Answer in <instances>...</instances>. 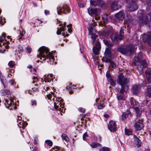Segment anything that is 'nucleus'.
Instances as JSON below:
<instances>
[{
  "instance_id": "obj_37",
  "label": "nucleus",
  "mask_w": 151,
  "mask_h": 151,
  "mask_svg": "<svg viewBox=\"0 0 151 151\" xmlns=\"http://www.w3.org/2000/svg\"><path fill=\"white\" fill-rule=\"evenodd\" d=\"M139 63L141 65H142L144 67H146L148 65L145 60H143L141 61Z\"/></svg>"
},
{
  "instance_id": "obj_43",
  "label": "nucleus",
  "mask_w": 151,
  "mask_h": 151,
  "mask_svg": "<svg viewBox=\"0 0 151 151\" xmlns=\"http://www.w3.org/2000/svg\"><path fill=\"white\" fill-rule=\"evenodd\" d=\"M106 76L107 78H108V80H110L112 79L109 71H107V72Z\"/></svg>"
},
{
  "instance_id": "obj_60",
  "label": "nucleus",
  "mask_w": 151,
  "mask_h": 151,
  "mask_svg": "<svg viewBox=\"0 0 151 151\" xmlns=\"http://www.w3.org/2000/svg\"><path fill=\"white\" fill-rule=\"evenodd\" d=\"M26 50L27 52L29 53H30L31 52V49L29 47L27 48Z\"/></svg>"
},
{
  "instance_id": "obj_29",
  "label": "nucleus",
  "mask_w": 151,
  "mask_h": 151,
  "mask_svg": "<svg viewBox=\"0 0 151 151\" xmlns=\"http://www.w3.org/2000/svg\"><path fill=\"white\" fill-rule=\"evenodd\" d=\"M97 4L100 6L101 7L105 8L106 7V4L104 3L102 0H97Z\"/></svg>"
},
{
  "instance_id": "obj_6",
  "label": "nucleus",
  "mask_w": 151,
  "mask_h": 151,
  "mask_svg": "<svg viewBox=\"0 0 151 151\" xmlns=\"http://www.w3.org/2000/svg\"><path fill=\"white\" fill-rule=\"evenodd\" d=\"M57 10V13L59 15H60L62 13L66 14L70 12L69 8L66 5H64L62 7H58Z\"/></svg>"
},
{
  "instance_id": "obj_46",
  "label": "nucleus",
  "mask_w": 151,
  "mask_h": 151,
  "mask_svg": "<svg viewBox=\"0 0 151 151\" xmlns=\"http://www.w3.org/2000/svg\"><path fill=\"white\" fill-rule=\"evenodd\" d=\"M100 151H110V149L108 147H104L100 149Z\"/></svg>"
},
{
  "instance_id": "obj_34",
  "label": "nucleus",
  "mask_w": 151,
  "mask_h": 151,
  "mask_svg": "<svg viewBox=\"0 0 151 151\" xmlns=\"http://www.w3.org/2000/svg\"><path fill=\"white\" fill-rule=\"evenodd\" d=\"M105 53L106 56H111V49L109 47L106 48Z\"/></svg>"
},
{
  "instance_id": "obj_4",
  "label": "nucleus",
  "mask_w": 151,
  "mask_h": 151,
  "mask_svg": "<svg viewBox=\"0 0 151 151\" xmlns=\"http://www.w3.org/2000/svg\"><path fill=\"white\" fill-rule=\"evenodd\" d=\"M118 52L123 54H128L129 53L130 56L132 57L134 56H136L134 48L131 45L127 46L125 47H121L118 49Z\"/></svg>"
},
{
  "instance_id": "obj_38",
  "label": "nucleus",
  "mask_w": 151,
  "mask_h": 151,
  "mask_svg": "<svg viewBox=\"0 0 151 151\" xmlns=\"http://www.w3.org/2000/svg\"><path fill=\"white\" fill-rule=\"evenodd\" d=\"M111 67L113 69H115L116 68V65L115 63L111 60L109 62Z\"/></svg>"
},
{
  "instance_id": "obj_62",
  "label": "nucleus",
  "mask_w": 151,
  "mask_h": 151,
  "mask_svg": "<svg viewBox=\"0 0 151 151\" xmlns=\"http://www.w3.org/2000/svg\"><path fill=\"white\" fill-rule=\"evenodd\" d=\"M52 96L50 94H49L47 95V97L49 99H51Z\"/></svg>"
},
{
  "instance_id": "obj_52",
  "label": "nucleus",
  "mask_w": 151,
  "mask_h": 151,
  "mask_svg": "<svg viewBox=\"0 0 151 151\" xmlns=\"http://www.w3.org/2000/svg\"><path fill=\"white\" fill-rule=\"evenodd\" d=\"M32 80H33V81H32V83H35V82L36 81H37V77L33 76L32 77Z\"/></svg>"
},
{
  "instance_id": "obj_25",
  "label": "nucleus",
  "mask_w": 151,
  "mask_h": 151,
  "mask_svg": "<svg viewBox=\"0 0 151 151\" xmlns=\"http://www.w3.org/2000/svg\"><path fill=\"white\" fill-rule=\"evenodd\" d=\"M1 94L3 96H5L10 94V91L8 89H2L0 91Z\"/></svg>"
},
{
  "instance_id": "obj_41",
  "label": "nucleus",
  "mask_w": 151,
  "mask_h": 151,
  "mask_svg": "<svg viewBox=\"0 0 151 151\" xmlns=\"http://www.w3.org/2000/svg\"><path fill=\"white\" fill-rule=\"evenodd\" d=\"M117 99L118 100H124L125 98L124 97L121 95L118 94L117 95Z\"/></svg>"
},
{
  "instance_id": "obj_12",
  "label": "nucleus",
  "mask_w": 151,
  "mask_h": 151,
  "mask_svg": "<svg viewBox=\"0 0 151 151\" xmlns=\"http://www.w3.org/2000/svg\"><path fill=\"white\" fill-rule=\"evenodd\" d=\"M111 38L114 43L116 44L118 42L119 40H121L123 39V37L122 36H119L118 34H114L111 36Z\"/></svg>"
},
{
  "instance_id": "obj_35",
  "label": "nucleus",
  "mask_w": 151,
  "mask_h": 151,
  "mask_svg": "<svg viewBox=\"0 0 151 151\" xmlns=\"http://www.w3.org/2000/svg\"><path fill=\"white\" fill-rule=\"evenodd\" d=\"M109 16L108 15L106 14H104L103 15L102 17V18L103 20L105 22H107L109 18Z\"/></svg>"
},
{
  "instance_id": "obj_44",
  "label": "nucleus",
  "mask_w": 151,
  "mask_h": 151,
  "mask_svg": "<svg viewBox=\"0 0 151 151\" xmlns=\"http://www.w3.org/2000/svg\"><path fill=\"white\" fill-rule=\"evenodd\" d=\"M108 81L109 82H110L112 86H115L116 84V83L112 79H111L110 80H108Z\"/></svg>"
},
{
  "instance_id": "obj_48",
  "label": "nucleus",
  "mask_w": 151,
  "mask_h": 151,
  "mask_svg": "<svg viewBox=\"0 0 151 151\" xmlns=\"http://www.w3.org/2000/svg\"><path fill=\"white\" fill-rule=\"evenodd\" d=\"M8 65L11 67H13L14 66V62L12 61H10L8 63Z\"/></svg>"
},
{
  "instance_id": "obj_18",
  "label": "nucleus",
  "mask_w": 151,
  "mask_h": 151,
  "mask_svg": "<svg viewBox=\"0 0 151 151\" xmlns=\"http://www.w3.org/2000/svg\"><path fill=\"white\" fill-rule=\"evenodd\" d=\"M140 88L141 86L139 84L134 85L132 87L133 93L137 95L138 92L139 91Z\"/></svg>"
},
{
  "instance_id": "obj_28",
  "label": "nucleus",
  "mask_w": 151,
  "mask_h": 151,
  "mask_svg": "<svg viewBox=\"0 0 151 151\" xmlns=\"http://www.w3.org/2000/svg\"><path fill=\"white\" fill-rule=\"evenodd\" d=\"M90 35H91V38L92 40V45H93L96 40L98 37V35H96L94 33V32H92L91 33Z\"/></svg>"
},
{
  "instance_id": "obj_58",
  "label": "nucleus",
  "mask_w": 151,
  "mask_h": 151,
  "mask_svg": "<svg viewBox=\"0 0 151 151\" xmlns=\"http://www.w3.org/2000/svg\"><path fill=\"white\" fill-rule=\"evenodd\" d=\"M9 83L11 85H13L14 83H15L14 80H11L9 81Z\"/></svg>"
},
{
  "instance_id": "obj_19",
  "label": "nucleus",
  "mask_w": 151,
  "mask_h": 151,
  "mask_svg": "<svg viewBox=\"0 0 151 151\" xmlns=\"http://www.w3.org/2000/svg\"><path fill=\"white\" fill-rule=\"evenodd\" d=\"M134 110L136 112L137 118H138L140 117L142 112L144 111V108L143 107H141L140 108L138 107L137 109H135Z\"/></svg>"
},
{
  "instance_id": "obj_56",
  "label": "nucleus",
  "mask_w": 151,
  "mask_h": 151,
  "mask_svg": "<svg viewBox=\"0 0 151 151\" xmlns=\"http://www.w3.org/2000/svg\"><path fill=\"white\" fill-rule=\"evenodd\" d=\"M25 33V31L23 29H22V31H20V34L22 36H24Z\"/></svg>"
},
{
  "instance_id": "obj_45",
  "label": "nucleus",
  "mask_w": 151,
  "mask_h": 151,
  "mask_svg": "<svg viewBox=\"0 0 151 151\" xmlns=\"http://www.w3.org/2000/svg\"><path fill=\"white\" fill-rule=\"evenodd\" d=\"M46 143L50 146H51L52 145V142L50 140H46L45 141Z\"/></svg>"
},
{
  "instance_id": "obj_9",
  "label": "nucleus",
  "mask_w": 151,
  "mask_h": 151,
  "mask_svg": "<svg viewBox=\"0 0 151 151\" xmlns=\"http://www.w3.org/2000/svg\"><path fill=\"white\" fill-rule=\"evenodd\" d=\"M5 37L6 35L4 33H3L0 37V47L3 46L6 48L8 49L9 47L8 45L9 43V42L6 41V40H5L4 42H3Z\"/></svg>"
},
{
  "instance_id": "obj_53",
  "label": "nucleus",
  "mask_w": 151,
  "mask_h": 151,
  "mask_svg": "<svg viewBox=\"0 0 151 151\" xmlns=\"http://www.w3.org/2000/svg\"><path fill=\"white\" fill-rule=\"evenodd\" d=\"M31 105L32 106L34 105L36 106V105L37 103L35 100H32L31 101Z\"/></svg>"
},
{
  "instance_id": "obj_22",
  "label": "nucleus",
  "mask_w": 151,
  "mask_h": 151,
  "mask_svg": "<svg viewBox=\"0 0 151 151\" xmlns=\"http://www.w3.org/2000/svg\"><path fill=\"white\" fill-rule=\"evenodd\" d=\"M66 23H64L63 24H60V26H61L59 29L58 28V30L57 32V34L58 35L60 34L61 32L64 31L65 28V27Z\"/></svg>"
},
{
  "instance_id": "obj_21",
  "label": "nucleus",
  "mask_w": 151,
  "mask_h": 151,
  "mask_svg": "<svg viewBox=\"0 0 151 151\" xmlns=\"http://www.w3.org/2000/svg\"><path fill=\"white\" fill-rule=\"evenodd\" d=\"M129 115H131V113L129 110L123 113L121 116V119L122 121H123Z\"/></svg>"
},
{
  "instance_id": "obj_59",
  "label": "nucleus",
  "mask_w": 151,
  "mask_h": 151,
  "mask_svg": "<svg viewBox=\"0 0 151 151\" xmlns=\"http://www.w3.org/2000/svg\"><path fill=\"white\" fill-rule=\"evenodd\" d=\"M44 13L46 15H47L49 14L50 12L49 10H45L44 11Z\"/></svg>"
},
{
  "instance_id": "obj_24",
  "label": "nucleus",
  "mask_w": 151,
  "mask_h": 151,
  "mask_svg": "<svg viewBox=\"0 0 151 151\" xmlns=\"http://www.w3.org/2000/svg\"><path fill=\"white\" fill-rule=\"evenodd\" d=\"M94 25L93 24H90L89 27H88V30L89 31V34L90 35L91 33L92 32H96L95 30L94 29Z\"/></svg>"
},
{
  "instance_id": "obj_50",
  "label": "nucleus",
  "mask_w": 151,
  "mask_h": 151,
  "mask_svg": "<svg viewBox=\"0 0 151 151\" xmlns=\"http://www.w3.org/2000/svg\"><path fill=\"white\" fill-rule=\"evenodd\" d=\"M18 51L19 53H20L23 51V48L22 47L19 46L18 47Z\"/></svg>"
},
{
  "instance_id": "obj_47",
  "label": "nucleus",
  "mask_w": 151,
  "mask_h": 151,
  "mask_svg": "<svg viewBox=\"0 0 151 151\" xmlns=\"http://www.w3.org/2000/svg\"><path fill=\"white\" fill-rule=\"evenodd\" d=\"M88 137V135L87 134V132L84 133L83 135V139L84 140H85L87 139Z\"/></svg>"
},
{
  "instance_id": "obj_13",
  "label": "nucleus",
  "mask_w": 151,
  "mask_h": 151,
  "mask_svg": "<svg viewBox=\"0 0 151 151\" xmlns=\"http://www.w3.org/2000/svg\"><path fill=\"white\" fill-rule=\"evenodd\" d=\"M143 38L145 42H147L150 46H151V32L144 35L143 36Z\"/></svg>"
},
{
  "instance_id": "obj_23",
  "label": "nucleus",
  "mask_w": 151,
  "mask_h": 151,
  "mask_svg": "<svg viewBox=\"0 0 151 151\" xmlns=\"http://www.w3.org/2000/svg\"><path fill=\"white\" fill-rule=\"evenodd\" d=\"M134 138L135 144L138 147H139L141 146V143L140 140L135 135H134Z\"/></svg>"
},
{
  "instance_id": "obj_61",
  "label": "nucleus",
  "mask_w": 151,
  "mask_h": 151,
  "mask_svg": "<svg viewBox=\"0 0 151 151\" xmlns=\"http://www.w3.org/2000/svg\"><path fill=\"white\" fill-rule=\"evenodd\" d=\"M78 4L79 6L81 7H84V4L81 3H78Z\"/></svg>"
},
{
  "instance_id": "obj_36",
  "label": "nucleus",
  "mask_w": 151,
  "mask_h": 151,
  "mask_svg": "<svg viewBox=\"0 0 151 151\" xmlns=\"http://www.w3.org/2000/svg\"><path fill=\"white\" fill-rule=\"evenodd\" d=\"M90 146L92 148H95L101 146V145L98 143H93L90 145Z\"/></svg>"
},
{
  "instance_id": "obj_2",
  "label": "nucleus",
  "mask_w": 151,
  "mask_h": 151,
  "mask_svg": "<svg viewBox=\"0 0 151 151\" xmlns=\"http://www.w3.org/2000/svg\"><path fill=\"white\" fill-rule=\"evenodd\" d=\"M49 50L47 47L45 46H42L40 47L38 50L39 54L37 55L38 58H40V59H42L43 58V60H45L46 59H49V60H53L54 57L52 53L49 52Z\"/></svg>"
},
{
  "instance_id": "obj_42",
  "label": "nucleus",
  "mask_w": 151,
  "mask_h": 151,
  "mask_svg": "<svg viewBox=\"0 0 151 151\" xmlns=\"http://www.w3.org/2000/svg\"><path fill=\"white\" fill-rule=\"evenodd\" d=\"M5 101L7 103V104H8L9 106L12 105L14 103V102L12 100H10V101H9L6 99L5 100Z\"/></svg>"
},
{
  "instance_id": "obj_49",
  "label": "nucleus",
  "mask_w": 151,
  "mask_h": 151,
  "mask_svg": "<svg viewBox=\"0 0 151 151\" xmlns=\"http://www.w3.org/2000/svg\"><path fill=\"white\" fill-rule=\"evenodd\" d=\"M147 5L151 7V0H146Z\"/></svg>"
},
{
  "instance_id": "obj_39",
  "label": "nucleus",
  "mask_w": 151,
  "mask_h": 151,
  "mask_svg": "<svg viewBox=\"0 0 151 151\" xmlns=\"http://www.w3.org/2000/svg\"><path fill=\"white\" fill-rule=\"evenodd\" d=\"M62 138L64 140L67 142H68L69 141V138L65 134H63L62 135Z\"/></svg>"
},
{
  "instance_id": "obj_54",
  "label": "nucleus",
  "mask_w": 151,
  "mask_h": 151,
  "mask_svg": "<svg viewBox=\"0 0 151 151\" xmlns=\"http://www.w3.org/2000/svg\"><path fill=\"white\" fill-rule=\"evenodd\" d=\"M78 110L80 112H81L83 113H84V112L85 111V109L82 108H79L78 109Z\"/></svg>"
},
{
  "instance_id": "obj_27",
  "label": "nucleus",
  "mask_w": 151,
  "mask_h": 151,
  "mask_svg": "<svg viewBox=\"0 0 151 151\" xmlns=\"http://www.w3.org/2000/svg\"><path fill=\"white\" fill-rule=\"evenodd\" d=\"M111 56H109L105 55V56L102 58V60L103 62H109L111 60Z\"/></svg>"
},
{
  "instance_id": "obj_30",
  "label": "nucleus",
  "mask_w": 151,
  "mask_h": 151,
  "mask_svg": "<svg viewBox=\"0 0 151 151\" xmlns=\"http://www.w3.org/2000/svg\"><path fill=\"white\" fill-rule=\"evenodd\" d=\"M54 106L55 109L58 110H59L60 111H61V109L60 108H59V105H60V106H61L60 105V103L59 102H58L57 103L56 102L54 103Z\"/></svg>"
},
{
  "instance_id": "obj_26",
  "label": "nucleus",
  "mask_w": 151,
  "mask_h": 151,
  "mask_svg": "<svg viewBox=\"0 0 151 151\" xmlns=\"http://www.w3.org/2000/svg\"><path fill=\"white\" fill-rule=\"evenodd\" d=\"M146 95L149 97L151 98V86H147L146 91Z\"/></svg>"
},
{
  "instance_id": "obj_64",
  "label": "nucleus",
  "mask_w": 151,
  "mask_h": 151,
  "mask_svg": "<svg viewBox=\"0 0 151 151\" xmlns=\"http://www.w3.org/2000/svg\"><path fill=\"white\" fill-rule=\"evenodd\" d=\"M104 117L105 118H108L109 117V115L107 114H104Z\"/></svg>"
},
{
  "instance_id": "obj_57",
  "label": "nucleus",
  "mask_w": 151,
  "mask_h": 151,
  "mask_svg": "<svg viewBox=\"0 0 151 151\" xmlns=\"http://www.w3.org/2000/svg\"><path fill=\"white\" fill-rule=\"evenodd\" d=\"M148 102V101L147 100H144L142 102V104L144 105H146Z\"/></svg>"
},
{
  "instance_id": "obj_5",
  "label": "nucleus",
  "mask_w": 151,
  "mask_h": 151,
  "mask_svg": "<svg viewBox=\"0 0 151 151\" xmlns=\"http://www.w3.org/2000/svg\"><path fill=\"white\" fill-rule=\"evenodd\" d=\"M126 3L128 4L127 7L128 11L130 12H133L136 11L138 8L136 4L133 2L132 0H124Z\"/></svg>"
},
{
  "instance_id": "obj_10",
  "label": "nucleus",
  "mask_w": 151,
  "mask_h": 151,
  "mask_svg": "<svg viewBox=\"0 0 151 151\" xmlns=\"http://www.w3.org/2000/svg\"><path fill=\"white\" fill-rule=\"evenodd\" d=\"M122 3L119 1L112 2L111 5V9L114 11L116 10L121 8Z\"/></svg>"
},
{
  "instance_id": "obj_63",
  "label": "nucleus",
  "mask_w": 151,
  "mask_h": 151,
  "mask_svg": "<svg viewBox=\"0 0 151 151\" xmlns=\"http://www.w3.org/2000/svg\"><path fill=\"white\" fill-rule=\"evenodd\" d=\"M103 108V105L101 104L98 106V108L99 109H101Z\"/></svg>"
},
{
  "instance_id": "obj_7",
  "label": "nucleus",
  "mask_w": 151,
  "mask_h": 151,
  "mask_svg": "<svg viewBox=\"0 0 151 151\" xmlns=\"http://www.w3.org/2000/svg\"><path fill=\"white\" fill-rule=\"evenodd\" d=\"M135 121L134 127L136 130H140L143 128V121L141 118H136Z\"/></svg>"
},
{
  "instance_id": "obj_8",
  "label": "nucleus",
  "mask_w": 151,
  "mask_h": 151,
  "mask_svg": "<svg viewBox=\"0 0 151 151\" xmlns=\"http://www.w3.org/2000/svg\"><path fill=\"white\" fill-rule=\"evenodd\" d=\"M88 12L89 14L91 16H99L101 12V9L96 8H89L88 9Z\"/></svg>"
},
{
  "instance_id": "obj_33",
  "label": "nucleus",
  "mask_w": 151,
  "mask_h": 151,
  "mask_svg": "<svg viewBox=\"0 0 151 151\" xmlns=\"http://www.w3.org/2000/svg\"><path fill=\"white\" fill-rule=\"evenodd\" d=\"M132 131L131 129H127L126 128L125 129V134L126 135L129 136L132 134Z\"/></svg>"
},
{
  "instance_id": "obj_17",
  "label": "nucleus",
  "mask_w": 151,
  "mask_h": 151,
  "mask_svg": "<svg viewBox=\"0 0 151 151\" xmlns=\"http://www.w3.org/2000/svg\"><path fill=\"white\" fill-rule=\"evenodd\" d=\"M145 76L149 83H151V70H146L145 72Z\"/></svg>"
},
{
  "instance_id": "obj_11",
  "label": "nucleus",
  "mask_w": 151,
  "mask_h": 151,
  "mask_svg": "<svg viewBox=\"0 0 151 151\" xmlns=\"http://www.w3.org/2000/svg\"><path fill=\"white\" fill-rule=\"evenodd\" d=\"M108 128L111 132L115 131L116 129L117 126L115 122L113 120L110 121L108 124Z\"/></svg>"
},
{
  "instance_id": "obj_15",
  "label": "nucleus",
  "mask_w": 151,
  "mask_h": 151,
  "mask_svg": "<svg viewBox=\"0 0 151 151\" xmlns=\"http://www.w3.org/2000/svg\"><path fill=\"white\" fill-rule=\"evenodd\" d=\"M130 103L132 107L134 109H137L139 106L138 103L133 98H131L130 99Z\"/></svg>"
},
{
  "instance_id": "obj_40",
  "label": "nucleus",
  "mask_w": 151,
  "mask_h": 151,
  "mask_svg": "<svg viewBox=\"0 0 151 151\" xmlns=\"http://www.w3.org/2000/svg\"><path fill=\"white\" fill-rule=\"evenodd\" d=\"M104 44L107 46L109 47H111L113 46V45L112 44L110 43L109 41L106 40H104Z\"/></svg>"
},
{
  "instance_id": "obj_55",
  "label": "nucleus",
  "mask_w": 151,
  "mask_h": 151,
  "mask_svg": "<svg viewBox=\"0 0 151 151\" xmlns=\"http://www.w3.org/2000/svg\"><path fill=\"white\" fill-rule=\"evenodd\" d=\"M123 34H124V32L123 31V30H122V29H121V30H120V32H119V36H122L123 37V38H124L123 37Z\"/></svg>"
},
{
  "instance_id": "obj_51",
  "label": "nucleus",
  "mask_w": 151,
  "mask_h": 151,
  "mask_svg": "<svg viewBox=\"0 0 151 151\" xmlns=\"http://www.w3.org/2000/svg\"><path fill=\"white\" fill-rule=\"evenodd\" d=\"M0 79L1 82L2 84H3L4 83V81H6V80L5 79H4V77L3 76H0Z\"/></svg>"
},
{
  "instance_id": "obj_32",
  "label": "nucleus",
  "mask_w": 151,
  "mask_h": 151,
  "mask_svg": "<svg viewBox=\"0 0 151 151\" xmlns=\"http://www.w3.org/2000/svg\"><path fill=\"white\" fill-rule=\"evenodd\" d=\"M138 66L137 67V69L138 70L140 74H141L143 71V69L144 67L139 63V64H138Z\"/></svg>"
},
{
  "instance_id": "obj_3",
  "label": "nucleus",
  "mask_w": 151,
  "mask_h": 151,
  "mask_svg": "<svg viewBox=\"0 0 151 151\" xmlns=\"http://www.w3.org/2000/svg\"><path fill=\"white\" fill-rule=\"evenodd\" d=\"M119 84L121 86V89L119 91V93L123 94L124 92L127 91L129 88L128 83L129 82V80L127 78H125L122 74H120L118 77Z\"/></svg>"
},
{
  "instance_id": "obj_16",
  "label": "nucleus",
  "mask_w": 151,
  "mask_h": 151,
  "mask_svg": "<svg viewBox=\"0 0 151 151\" xmlns=\"http://www.w3.org/2000/svg\"><path fill=\"white\" fill-rule=\"evenodd\" d=\"M115 17L119 20L122 21L124 19V13L123 11H120L116 13L115 15Z\"/></svg>"
},
{
  "instance_id": "obj_14",
  "label": "nucleus",
  "mask_w": 151,
  "mask_h": 151,
  "mask_svg": "<svg viewBox=\"0 0 151 151\" xmlns=\"http://www.w3.org/2000/svg\"><path fill=\"white\" fill-rule=\"evenodd\" d=\"M101 48L100 43L99 41H97L96 45L93 48V53L95 55L99 54V52Z\"/></svg>"
},
{
  "instance_id": "obj_31",
  "label": "nucleus",
  "mask_w": 151,
  "mask_h": 151,
  "mask_svg": "<svg viewBox=\"0 0 151 151\" xmlns=\"http://www.w3.org/2000/svg\"><path fill=\"white\" fill-rule=\"evenodd\" d=\"M111 32V31L110 30H108L107 29L101 33V35L103 36L108 35L110 34Z\"/></svg>"
},
{
  "instance_id": "obj_1",
  "label": "nucleus",
  "mask_w": 151,
  "mask_h": 151,
  "mask_svg": "<svg viewBox=\"0 0 151 151\" xmlns=\"http://www.w3.org/2000/svg\"><path fill=\"white\" fill-rule=\"evenodd\" d=\"M137 16V21L131 17L128 18L127 21L128 24H136L138 23L139 25L141 26L144 24H147L151 20V14L148 13L146 14L145 12L143 10H139L138 11Z\"/></svg>"
},
{
  "instance_id": "obj_20",
  "label": "nucleus",
  "mask_w": 151,
  "mask_h": 151,
  "mask_svg": "<svg viewBox=\"0 0 151 151\" xmlns=\"http://www.w3.org/2000/svg\"><path fill=\"white\" fill-rule=\"evenodd\" d=\"M76 86L74 85H72V83H70L67 87V89L69 91L70 94H72L73 93V90L76 89Z\"/></svg>"
}]
</instances>
